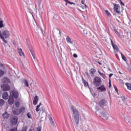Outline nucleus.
<instances>
[{"instance_id": "obj_1", "label": "nucleus", "mask_w": 131, "mask_h": 131, "mask_svg": "<svg viewBox=\"0 0 131 131\" xmlns=\"http://www.w3.org/2000/svg\"><path fill=\"white\" fill-rule=\"evenodd\" d=\"M70 108L73 112V118L74 123H75L76 126H78V124L79 123V120L81 119V117L79 115V112L78 111L74 108V106L73 105H70Z\"/></svg>"}, {"instance_id": "obj_2", "label": "nucleus", "mask_w": 131, "mask_h": 131, "mask_svg": "<svg viewBox=\"0 0 131 131\" xmlns=\"http://www.w3.org/2000/svg\"><path fill=\"white\" fill-rule=\"evenodd\" d=\"M101 82L102 80H101V78L100 77H95L93 79V83L95 86H99V85H101Z\"/></svg>"}, {"instance_id": "obj_3", "label": "nucleus", "mask_w": 131, "mask_h": 131, "mask_svg": "<svg viewBox=\"0 0 131 131\" xmlns=\"http://www.w3.org/2000/svg\"><path fill=\"white\" fill-rule=\"evenodd\" d=\"M10 123L12 124V125H16L17 123H18V118L16 117L11 118L10 119Z\"/></svg>"}, {"instance_id": "obj_4", "label": "nucleus", "mask_w": 131, "mask_h": 131, "mask_svg": "<svg viewBox=\"0 0 131 131\" xmlns=\"http://www.w3.org/2000/svg\"><path fill=\"white\" fill-rule=\"evenodd\" d=\"M2 35L4 38H8L10 37V32L7 30L3 31Z\"/></svg>"}, {"instance_id": "obj_5", "label": "nucleus", "mask_w": 131, "mask_h": 131, "mask_svg": "<svg viewBox=\"0 0 131 131\" xmlns=\"http://www.w3.org/2000/svg\"><path fill=\"white\" fill-rule=\"evenodd\" d=\"M97 90L98 92L105 93V92H106V87L105 86V85H101L100 86L97 88Z\"/></svg>"}, {"instance_id": "obj_6", "label": "nucleus", "mask_w": 131, "mask_h": 131, "mask_svg": "<svg viewBox=\"0 0 131 131\" xmlns=\"http://www.w3.org/2000/svg\"><path fill=\"white\" fill-rule=\"evenodd\" d=\"M120 8V7H119V5H118V4L114 5V10L115 12H116L117 14H118L119 15L120 14V10H119Z\"/></svg>"}, {"instance_id": "obj_7", "label": "nucleus", "mask_w": 131, "mask_h": 131, "mask_svg": "<svg viewBox=\"0 0 131 131\" xmlns=\"http://www.w3.org/2000/svg\"><path fill=\"white\" fill-rule=\"evenodd\" d=\"M111 39V45L113 47V49L114 50L115 52H118L119 51V48H118V47L116 44H114L113 41H112V39Z\"/></svg>"}, {"instance_id": "obj_8", "label": "nucleus", "mask_w": 131, "mask_h": 131, "mask_svg": "<svg viewBox=\"0 0 131 131\" xmlns=\"http://www.w3.org/2000/svg\"><path fill=\"white\" fill-rule=\"evenodd\" d=\"M2 90L3 91H9L10 88V85H8V84H4L1 86Z\"/></svg>"}, {"instance_id": "obj_9", "label": "nucleus", "mask_w": 131, "mask_h": 131, "mask_svg": "<svg viewBox=\"0 0 131 131\" xmlns=\"http://www.w3.org/2000/svg\"><path fill=\"white\" fill-rule=\"evenodd\" d=\"M2 82L3 83H8V84H10V83H11V81H10V79L8 77H5L2 79Z\"/></svg>"}, {"instance_id": "obj_10", "label": "nucleus", "mask_w": 131, "mask_h": 131, "mask_svg": "<svg viewBox=\"0 0 131 131\" xmlns=\"http://www.w3.org/2000/svg\"><path fill=\"white\" fill-rule=\"evenodd\" d=\"M8 103L9 105H13L14 104V97L13 95H10L8 99Z\"/></svg>"}, {"instance_id": "obj_11", "label": "nucleus", "mask_w": 131, "mask_h": 131, "mask_svg": "<svg viewBox=\"0 0 131 131\" xmlns=\"http://www.w3.org/2000/svg\"><path fill=\"white\" fill-rule=\"evenodd\" d=\"M100 106H106L107 105V100L105 99H101L99 101Z\"/></svg>"}, {"instance_id": "obj_12", "label": "nucleus", "mask_w": 131, "mask_h": 131, "mask_svg": "<svg viewBox=\"0 0 131 131\" xmlns=\"http://www.w3.org/2000/svg\"><path fill=\"white\" fill-rule=\"evenodd\" d=\"M2 98L4 99V100H8V99H9V95H8V92H4L3 93Z\"/></svg>"}, {"instance_id": "obj_13", "label": "nucleus", "mask_w": 131, "mask_h": 131, "mask_svg": "<svg viewBox=\"0 0 131 131\" xmlns=\"http://www.w3.org/2000/svg\"><path fill=\"white\" fill-rule=\"evenodd\" d=\"M49 120L51 124L53 126L54 128H56V124H55V122H54V120H53L52 117H49Z\"/></svg>"}, {"instance_id": "obj_14", "label": "nucleus", "mask_w": 131, "mask_h": 131, "mask_svg": "<svg viewBox=\"0 0 131 131\" xmlns=\"http://www.w3.org/2000/svg\"><path fill=\"white\" fill-rule=\"evenodd\" d=\"M17 51L20 57H24V56H25V55L24 54V52H23V51H22V49L17 48Z\"/></svg>"}, {"instance_id": "obj_15", "label": "nucleus", "mask_w": 131, "mask_h": 131, "mask_svg": "<svg viewBox=\"0 0 131 131\" xmlns=\"http://www.w3.org/2000/svg\"><path fill=\"white\" fill-rule=\"evenodd\" d=\"M83 33L85 35H90L91 32L90 31V29H84L83 30Z\"/></svg>"}, {"instance_id": "obj_16", "label": "nucleus", "mask_w": 131, "mask_h": 131, "mask_svg": "<svg viewBox=\"0 0 131 131\" xmlns=\"http://www.w3.org/2000/svg\"><path fill=\"white\" fill-rule=\"evenodd\" d=\"M66 41L68 42V43H71V45H73V41L70 37L68 36H67L66 37Z\"/></svg>"}, {"instance_id": "obj_17", "label": "nucleus", "mask_w": 131, "mask_h": 131, "mask_svg": "<svg viewBox=\"0 0 131 131\" xmlns=\"http://www.w3.org/2000/svg\"><path fill=\"white\" fill-rule=\"evenodd\" d=\"M38 102V97L37 96H35L33 101V105H37Z\"/></svg>"}, {"instance_id": "obj_18", "label": "nucleus", "mask_w": 131, "mask_h": 131, "mask_svg": "<svg viewBox=\"0 0 131 131\" xmlns=\"http://www.w3.org/2000/svg\"><path fill=\"white\" fill-rule=\"evenodd\" d=\"M102 117L104 120H107L109 117V114L103 113L102 115Z\"/></svg>"}, {"instance_id": "obj_19", "label": "nucleus", "mask_w": 131, "mask_h": 131, "mask_svg": "<svg viewBox=\"0 0 131 131\" xmlns=\"http://www.w3.org/2000/svg\"><path fill=\"white\" fill-rule=\"evenodd\" d=\"M0 38H1V39H2L3 42H4L5 43H8V41L6 40V39H5V37L3 36V33H2V31L1 30H0Z\"/></svg>"}, {"instance_id": "obj_20", "label": "nucleus", "mask_w": 131, "mask_h": 131, "mask_svg": "<svg viewBox=\"0 0 131 131\" xmlns=\"http://www.w3.org/2000/svg\"><path fill=\"white\" fill-rule=\"evenodd\" d=\"M97 72V71H96V69H91L90 70V74L91 76H94V74Z\"/></svg>"}, {"instance_id": "obj_21", "label": "nucleus", "mask_w": 131, "mask_h": 131, "mask_svg": "<svg viewBox=\"0 0 131 131\" xmlns=\"http://www.w3.org/2000/svg\"><path fill=\"white\" fill-rule=\"evenodd\" d=\"M13 97H14L15 99L18 98L19 97V94L18 93V92L14 91L13 92Z\"/></svg>"}, {"instance_id": "obj_22", "label": "nucleus", "mask_w": 131, "mask_h": 131, "mask_svg": "<svg viewBox=\"0 0 131 131\" xmlns=\"http://www.w3.org/2000/svg\"><path fill=\"white\" fill-rule=\"evenodd\" d=\"M6 131H18V129H17V127H14L11 129H7Z\"/></svg>"}, {"instance_id": "obj_23", "label": "nucleus", "mask_w": 131, "mask_h": 131, "mask_svg": "<svg viewBox=\"0 0 131 131\" xmlns=\"http://www.w3.org/2000/svg\"><path fill=\"white\" fill-rule=\"evenodd\" d=\"M3 117L4 119L9 118V114H8V113H5L3 114Z\"/></svg>"}, {"instance_id": "obj_24", "label": "nucleus", "mask_w": 131, "mask_h": 131, "mask_svg": "<svg viewBox=\"0 0 131 131\" xmlns=\"http://www.w3.org/2000/svg\"><path fill=\"white\" fill-rule=\"evenodd\" d=\"M19 113H20L19 112L18 108H16L15 110L13 111V114L15 115H18Z\"/></svg>"}, {"instance_id": "obj_25", "label": "nucleus", "mask_w": 131, "mask_h": 131, "mask_svg": "<svg viewBox=\"0 0 131 131\" xmlns=\"http://www.w3.org/2000/svg\"><path fill=\"white\" fill-rule=\"evenodd\" d=\"M4 105H5V101L2 99H0V107H3Z\"/></svg>"}, {"instance_id": "obj_26", "label": "nucleus", "mask_w": 131, "mask_h": 131, "mask_svg": "<svg viewBox=\"0 0 131 131\" xmlns=\"http://www.w3.org/2000/svg\"><path fill=\"white\" fill-rule=\"evenodd\" d=\"M125 85L127 86V88L128 89V90H130V91H131V84H130V83H126Z\"/></svg>"}, {"instance_id": "obj_27", "label": "nucleus", "mask_w": 131, "mask_h": 131, "mask_svg": "<svg viewBox=\"0 0 131 131\" xmlns=\"http://www.w3.org/2000/svg\"><path fill=\"white\" fill-rule=\"evenodd\" d=\"M5 25H4V21L0 20V28H3V27H4Z\"/></svg>"}, {"instance_id": "obj_28", "label": "nucleus", "mask_w": 131, "mask_h": 131, "mask_svg": "<svg viewBox=\"0 0 131 131\" xmlns=\"http://www.w3.org/2000/svg\"><path fill=\"white\" fill-rule=\"evenodd\" d=\"M66 3H68V4H69V5H75V3L73 2H71L68 0H64Z\"/></svg>"}, {"instance_id": "obj_29", "label": "nucleus", "mask_w": 131, "mask_h": 131, "mask_svg": "<svg viewBox=\"0 0 131 131\" xmlns=\"http://www.w3.org/2000/svg\"><path fill=\"white\" fill-rule=\"evenodd\" d=\"M105 13H106V14L107 15V16L108 17H111V14L110 13V12H109V11H108L107 10H106L105 11Z\"/></svg>"}, {"instance_id": "obj_30", "label": "nucleus", "mask_w": 131, "mask_h": 131, "mask_svg": "<svg viewBox=\"0 0 131 131\" xmlns=\"http://www.w3.org/2000/svg\"><path fill=\"white\" fill-rule=\"evenodd\" d=\"M24 83L25 86H27V87L29 86V84H28V81H27V80H25L24 81Z\"/></svg>"}, {"instance_id": "obj_31", "label": "nucleus", "mask_w": 131, "mask_h": 131, "mask_svg": "<svg viewBox=\"0 0 131 131\" xmlns=\"http://www.w3.org/2000/svg\"><path fill=\"white\" fill-rule=\"evenodd\" d=\"M25 111V107H21L19 108L20 113H22V112H24Z\"/></svg>"}, {"instance_id": "obj_32", "label": "nucleus", "mask_w": 131, "mask_h": 131, "mask_svg": "<svg viewBox=\"0 0 131 131\" xmlns=\"http://www.w3.org/2000/svg\"><path fill=\"white\" fill-rule=\"evenodd\" d=\"M120 54L121 55V57H122V59L124 60V61H126V57H125V56H124L123 54H122L121 53V52H120Z\"/></svg>"}, {"instance_id": "obj_33", "label": "nucleus", "mask_w": 131, "mask_h": 131, "mask_svg": "<svg viewBox=\"0 0 131 131\" xmlns=\"http://www.w3.org/2000/svg\"><path fill=\"white\" fill-rule=\"evenodd\" d=\"M15 105L16 106V107H17V109H18V108L20 107V103H19V102H15Z\"/></svg>"}, {"instance_id": "obj_34", "label": "nucleus", "mask_w": 131, "mask_h": 131, "mask_svg": "<svg viewBox=\"0 0 131 131\" xmlns=\"http://www.w3.org/2000/svg\"><path fill=\"white\" fill-rule=\"evenodd\" d=\"M30 52H31V54H32V57H33V59H35V55H34V53L33 52V51H32V50H30Z\"/></svg>"}, {"instance_id": "obj_35", "label": "nucleus", "mask_w": 131, "mask_h": 131, "mask_svg": "<svg viewBox=\"0 0 131 131\" xmlns=\"http://www.w3.org/2000/svg\"><path fill=\"white\" fill-rule=\"evenodd\" d=\"M27 126H25L23 127L21 131H27Z\"/></svg>"}, {"instance_id": "obj_36", "label": "nucleus", "mask_w": 131, "mask_h": 131, "mask_svg": "<svg viewBox=\"0 0 131 131\" xmlns=\"http://www.w3.org/2000/svg\"><path fill=\"white\" fill-rule=\"evenodd\" d=\"M115 32L116 34H117L118 36H119V37H120V34H119V33L118 32V31L117 30H115Z\"/></svg>"}, {"instance_id": "obj_37", "label": "nucleus", "mask_w": 131, "mask_h": 131, "mask_svg": "<svg viewBox=\"0 0 131 131\" xmlns=\"http://www.w3.org/2000/svg\"><path fill=\"white\" fill-rule=\"evenodd\" d=\"M4 75V71L3 70H0V77H2Z\"/></svg>"}, {"instance_id": "obj_38", "label": "nucleus", "mask_w": 131, "mask_h": 131, "mask_svg": "<svg viewBox=\"0 0 131 131\" xmlns=\"http://www.w3.org/2000/svg\"><path fill=\"white\" fill-rule=\"evenodd\" d=\"M27 116L28 117V118L31 119V114H30V113H28L27 114Z\"/></svg>"}, {"instance_id": "obj_39", "label": "nucleus", "mask_w": 131, "mask_h": 131, "mask_svg": "<svg viewBox=\"0 0 131 131\" xmlns=\"http://www.w3.org/2000/svg\"><path fill=\"white\" fill-rule=\"evenodd\" d=\"M98 73H99V74L100 75V76H101V77L104 75V73L101 72L100 71V70H98Z\"/></svg>"}, {"instance_id": "obj_40", "label": "nucleus", "mask_w": 131, "mask_h": 131, "mask_svg": "<svg viewBox=\"0 0 131 131\" xmlns=\"http://www.w3.org/2000/svg\"><path fill=\"white\" fill-rule=\"evenodd\" d=\"M114 88L116 92L118 93V89H117V87L115 85V86H114Z\"/></svg>"}, {"instance_id": "obj_41", "label": "nucleus", "mask_w": 131, "mask_h": 131, "mask_svg": "<svg viewBox=\"0 0 131 131\" xmlns=\"http://www.w3.org/2000/svg\"><path fill=\"white\" fill-rule=\"evenodd\" d=\"M108 84H109V88H111V86H112V85H111V79H110L109 80Z\"/></svg>"}, {"instance_id": "obj_42", "label": "nucleus", "mask_w": 131, "mask_h": 131, "mask_svg": "<svg viewBox=\"0 0 131 131\" xmlns=\"http://www.w3.org/2000/svg\"><path fill=\"white\" fill-rule=\"evenodd\" d=\"M101 77L103 78L104 79H106L107 77L106 76V75H105V74H103V75L101 76Z\"/></svg>"}, {"instance_id": "obj_43", "label": "nucleus", "mask_w": 131, "mask_h": 131, "mask_svg": "<svg viewBox=\"0 0 131 131\" xmlns=\"http://www.w3.org/2000/svg\"><path fill=\"white\" fill-rule=\"evenodd\" d=\"M119 1L120 3V5H122V6H124V3H123V2H122V1H121V0H118Z\"/></svg>"}, {"instance_id": "obj_44", "label": "nucleus", "mask_w": 131, "mask_h": 131, "mask_svg": "<svg viewBox=\"0 0 131 131\" xmlns=\"http://www.w3.org/2000/svg\"><path fill=\"white\" fill-rule=\"evenodd\" d=\"M41 129L40 128V127H38L36 130L35 131H41Z\"/></svg>"}, {"instance_id": "obj_45", "label": "nucleus", "mask_w": 131, "mask_h": 131, "mask_svg": "<svg viewBox=\"0 0 131 131\" xmlns=\"http://www.w3.org/2000/svg\"><path fill=\"white\" fill-rule=\"evenodd\" d=\"M40 106H41V103H40L37 106V108H39V107H40Z\"/></svg>"}, {"instance_id": "obj_46", "label": "nucleus", "mask_w": 131, "mask_h": 131, "mask_svg": "<svg viewBox=\"0 0 131 131\" xmlns=\"http://www.w3.org/2000/svg\"><path fill=\"white\" fill-rule=\"evenodd\" d=\"M73 57H74V58H77V54L74 53V54H73Z\"/></svg>"}, {"instance_id": "obj_47", "label": "nucleus", "mask_w": 131, "mask_h": 131, "mask_svg": "<svg viewBox=\"0 0 131 131\" xmlns=\"http://www.w3.org/2000/svg\"><path fill=\"white\" fill-rule=\"evenodd\" d=\"M84 85L85 86H88V85H89V83H88V82H84Z\"/></svg>"}, {"instance_id": "obj_48", "label": "nucleus", "mask_w": 131, "mask_h": 131, "mask_svg": "<svg viewBox=\"0 0 131 131\" xmlns=\"http://www.w3.org/2000/svg\"><path fill=\"white\" fill-rule=\"evenodd\" d=\"M112 76H113V74H110L109 75L110 79V78H111V77H112Z\"/></svg>"}, {"instance_id": "obj_49", "label": "nucleus", "mask_w": 131, "mask_h": 131, "mask_svg": "<svg viewBox=\"0 0 131 131\" xmlns=\"http://www.w3.org/2000/svg\"><path fill=\"white\" fill-rule=\"evenodd\" d=\"M81 4H82V5H84V1L82 0V1H81Z\"/></svg>"}, {"instance_id": "obj_50", "label": "nucleus", "mask_w": 131, "mask_h": 131, "mask_svg": "<svg viewBox=\"0 0 131 131\" xmlns=\"http://www.w3.org/2000/svg\"><path fill=\"white\" fill-rule=\"evenodd\" d=\"M36 112H38V111H39V108L36 107Z\"/></svg>"}, {"instance_id": "obj_51", "label": "nucleus", "mask_w": 131, "mask_h": 131, "mask_svg": "<svg viewBox=\"0 0 131 131\" xmlns=\"http://www.w3.org/2000/svg\"><path fill=\"white\" fill-rule=\"evenodd\" d=\"M40 30H41V33H43V32H42V29H41V28H40Z\"/></svg>"}, {"instance_id": "obj_52", "label": "nucleus", "mask_w": 131, "mask_h": 131, "mask_svg": "<svg viewBox=\"0 0 131 131\" xmlns=\"http://www.w3.org/2000/svg\"><path fill=\"white\" fill-rule=\"evenodd\" d=\"M41 1H42V0H38V2L39 3H41Z\"/></svg>"}, {"instance_id": "obj_53", "label": "nucleus", "mask_w": 131, "mask_h": 131, "mask_svg": "<svg viewBox=\"0 0 131 131\" xmlns=\"http://www.w3.org/2000/svg\"><path fill=\"white\" fill-rule=\"evenodd\" d=\"M128 123H131V120L128 121Z\"/></svg>"}, {"instance_id": "obj_54", "label": "nucleus", "mask_w": 131, "mask_h": 131, "mask_svg": "<svg viewBox=\"0 0 131 131\" xmlns=\"http://www.w3.org/2000/svg\"><path fill=\"white\" fill-rule=\"evenodd\" d=\"M98 64H99V65H102V63H101V62L98 61Z\"/></svg>"}, {"instance_id": "obj_55", "label": "nucleus", "mask_w": 131, "mask_h": 131, "mask_svg": "<svg viewBox=\"0 0 131 131\" xmlns=\"http://www.w3.org/2000/svg\"><path fill=\"white\" fill-rule=\"evenodd\" d=\"M59 34H61V31L59 30Z\"/></svg>"}, {"instance_id": "obj_56", "label": "nucleus", "mask_w": 131, "mask_h": 131, "mask_svg": "<svg viewBox=\"0 0 131 131\" xmlns=\"http://www.w3.org/2000/svg\"><path fill=\"white\" fill-rule=\"evenodd\" d=\"M119 73L120 74H122L121 72H120V71L119 72Z\"/></svg>"}, {"instance_id": "obj_57", "label": "nucleus", "mask_w": 131, "mask_h": 131, "mask_svg": "<svg viewBox=\"0 0 131 131\" xmlns=\"http://www.w3.org/2000/svg\"><path fill=\"white\" fill-rule=\"evenodd\" d=\"M84 6H85V8H86V5L85 4H84Z\"/></svg>"}, {"instance_id": "obj_58", "label": "nucleus", "mask_w": 131, "mask_h": 131, "mask_svg": "<svg viewBox=\"0 0 131 131\" xmlns=\"http://www.w3.org/2000/svg\"><path fill=\"white\" fill-rule=\"evenodd\" d=\"M67 4H68V3L66 2V5L67 6Z\"/></svg>"}, {"instance_id": "obj_59", "label": "nucleus", "mask_w": 131, "mask_h": 131, "mask_svg": "<svg viewBox=\"0 0 131 131\" xmlns=\"http://www.w3.org/2000/svg\"><path fill=\"white\" fill-rule=\"evenodd\" d=\"M41 108H42V111L43 112L44 111H43V107H41Z\"/></svg>"}, {"instance_id": "obj_60", "label": "nucleus", "mask_w": 131, "mask_h": 131, "mask_svg": "<svg viewBox=\"0 0 131 131\" xmlns=\"http://www.w3.org/2000/svg\"><path fill=\"white\" fill-rule=\"evenodd\" d=\"M123 98H124V97H123ZM124 100H125V99L124 98V99H122V101H124Z\"/></svg>"}, {"instance_id": "obj_61", "label": "nucleus", "mask_w": 131, "mask_h": 131, "mask_svg": "<svg viewBox=\"0 0 131 131\" xmlns=\"http://www.w3.org/2000/svg\"><path fill=\"white\" fill-rule=\"evenodd\" d=\"M35 7H36V4H35Z\"/></svg>"}, {"instance_id": "obj_62", "label": "nucleus", "mask_w": 131, "mask_h": 131, "mask_svg": "<svg viewBox=\"0 0 131 131\" xmlns=\"http://www.w3.org/2000/svg\"><path fill=\"white\" fill-rule=\"evenodd\" d=\"M0 64H1V65H3V64H2V63H0Z\"/></svg>"}]
</instances>
